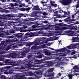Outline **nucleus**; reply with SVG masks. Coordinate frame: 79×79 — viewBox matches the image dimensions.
<instances>
[{
    "mask_svg": "<svg viewBox=\"0 0 79 79\" xmlns=\"http://www.w3.org/2000/svg\"><path fill=\"white\" fill-rule=\"evenodd\" d=\"M18 37L16 38H15L14 39L12 40H11L10 41L11 42H16V41H21L20 42L22 43V41H27V40L26 39H27V36H25L24 37H23L22 38V35H21L20 34H19L18 35Z\"/></svg>",
    "mask_w": 79,
    "mask_h": 79,
    "instance_id": "f257e3e1",
    "label": "nucleus"
},
{
    "mask_svg": "<svg viewBox=\"0 0 79 79\" xmlns=\"http://www.w3.org/2000/svg\"><path fill=\"white\" fill-rule=\"evenodd\" d=\"M33 73L31 72H25L23 74L21 75V76L19 74L15 75V76H13V77H21V79H27L26 77H25V76H32L33 75Z\"/></svg>",
    "mask_w": 79,
    "mask_h": 79,
    "instance_id": "f03ea898",
    "label": "nucleus"
},
{
    "mask_svg": "<svg viewBox=\"0 0 79 79\" xmlns=\"http://www.w3.org/2000/svg\"><path fill=\"white\" fill-rule=\"evenodd\" d=\"M56 29L57 30L55 31L54 34L56 35H58L60 34V33L63 32L64 30L67 29V28L64 27H57Z\"/></svg>",
    "mask_w": 79,
    "mask_h": 79,
    "instance_id": "7ed1b4c3",
    "label": "nucleus"
},
{
    "mask_svg": "<svg viewBox=\"0 0 79 79\" xmlns=\"http://www.w3.org/2000/svg\"><path fill=\"white\" fill-rule=\"evenodd\" d=\"M28 63V64H27ZM32 61H29V63L28 62H25V65L24 66L25 67L23 66L22 68L23 69H25V71H28L29 69H31V67H33L34 65L33 64H32Z\"/></svg>",
    "mask_w": 79,
    "mask_h": 79,
    "instance_id": "20e7f679",
    "label": "nucleus"
},
{
    "mask_svg": "<svg viewBox=\"0 0 79 79\" xmlns=\"http://www.w3.org/2000/svg\"><path fill=\"white\" fill-rule=\"evenodd\" d=\"M67 52L59 53V54H60V55H61V56H66L67 54L68 53H69V52H70V50H67L66 49V48H64L61 49H58L56 50V52Z\"/></svg>",
    "mask_w": 79,
    "mask_h": 79,
    "instance_id": "39448f33",
    "label": "nucleus"
},
{
    "mask_svg": "<svg viewBox=\"0 0 79 79\" xmlns=\"http://www.w3.org/2000/svg\"><path fill=\"white\" fill-rule=\"evenodd\" d=\"M43 40V38H37L35 41L30 43V45H38L40 44H44V42H41L40 41H42Z\"/></svg>",
    "mask_w": 79,
    "mask_h": 79,
    "instance_id": "423d86ee",
    "label": "nucleus"
},
{
    "mask_svg": "<svg viewBox=\"0 0 79 79\" xmlns=\"http://www.w3.org/2000/svg\"><path fill=\"white\" fill-rule=\"evenodd\" d=\"M50 64L49 66H55V67H57L60 66V64H61L62 63L58 62V61H52L50 62Z\"/></svg>",
    "mask_w": 79,
    "mask_h": 79,
    "instance_id": "0eeeda50",
    "label": "nucleus"
},
{
    "mask_svg": "<svg viewBox=\"0 0 79 79\" xmlns=\"http://www.w3.org/2000/svg\"><path fill=\"white\" fill-rule=\"evenodd\" d=\"M12 33H15V31H13L11 29H10L9 31L7 30V32H4L3 33H0V37H2V35H8L12 34Z\"/></svg>",
    "mask_w": 79,
    "mask_h": 79,
    "instance_id": "6e6552de",
    "label": "nucleus"
},
{
    "mask_svg": "<svg viewBox=\"0 0 79 79\" xmlns=\"http://www.w3.org/2000/svg\"><path fill=\"white\" fill-rule=\"evenodd\" d=\"M46 3V2H45L44 1H42L41 2V3H42L43 5V6H47L48 8H44L43 9H42V10H50V8H51L52 6H51L50 5L48 4H45Z\"/></svg>",
    "mask_w": 79,
    "mask_h": 79,
    "instance_id": "1a4fd4ad",
    "label": "nucleus"
},
{
    "mask_svg": "<svg viewBox=\"0 0 79 79\" xmlns=\"http://www.w3.org/2000/svg\"><path fill=\"white\" fill-rule=\"evenodd\" d=\"M77 45H79V43L72 44L71 45V46L69 47V49H73V48H76Z\"/></svg>",
    "mask_w": 79,
    "mask_h": 79,
    "instance_id": "9d476101",
    "label": "nucleus"
},
{
    "mask_svg": "<svg viewBox=\"0 0 79 79\" xmlns=\"http://www.w3.org/2000/svg\"><path fill=\"white\" fill-rule=\"evenodd\" d=\"M29 47H30V46H29L28 48H27V50L22 53V55L23 57H25L26 56V53H28L29 51H30V48Z\"/></svg>",
    "mask_w": 79,
    "mask_h": 79,
    "instance_id": "9b49d317",
    "label": "nucleus"
},
{
    "mask_svg": "<svg viewBox=\"0 0 79 79\" xmlns=\"http://www.w3.org/2000/svg\"><path fill=\"white\" fill-rule=\"evenodd\" d=\"M15 69V68L13 67H11V68L7 69L6 70V69L4 68L1 69V71L3 72V71H6L7 70H9V71H14Z\"/></svg>",
    "mask_w": 79,
    "mask_h": 79,
    "instance_id": "f8f14e48",
    "label": "nucleus"
},
{
    "mask_svg": "<svg viewBox=\"0 0 79 79\" xmlns=\"http://www.w3.org/2000/svg\"><path fill=\"white\" fill-rule=\"evenodd\" d=\"M72 0H62V3L64 5H68V3L67 1H72Z\"/></svg>",
    "mask_w": 79,
    "mask_h": 79,
    "instance_id": "ddd939ff",
    "label": "nucleus"
},
{
    "mask_svg": "<svg viewBox=\"0 0 79 79\" xmlns=\"http://www.w3.org/2000/svg\"><path fill=\"white\" fill-rule=\"evenodd\" d=\"M54 13H55L54 16H57L58 14L59 13H63V10H57V11H55V10H54Z\"/></svg>",
    "mask_w": 79,
    "mask_h": 79,
    "instance_id": "4468645a",
    "label": "nucleus"
},
{
    "mask_svg": "<svg viewBox=\"0 0 79 79\" xmlns=\"http://www.w3.org/2000/svg\"><path fill=\"white\" fill-rule=\"evenodd\" d=\"M37 75L36 76L37 79H39L41 77V75H42V72H36Z\"/></svg>",
    "mask_w": 79,
    "mask_h": 79,
    "instance_id": "2eb2a0df",
    "label": "nucleus"
},
{
    "mask_svg": "<svg viewBox=\"0 0 79 79\" xmlns=\"http://www.w3.org/2000/svg\"><path fill=\"white\" fill-rule=\"evenodd\" d=\"M77 75H79L78 73H74L73 74H69L68 75V76L69 79H71L73 78V76H77Z\"/></svg>",
    "mask_w": 79,
    "mask_h": 79,
    "instance_id": "dca6fc26",
    "label": "nucleus"
},
{
    "mask_svg": "<svg viewBox=\"0 0 79 79\" xmlns=\"http://www.w3.org/2000/svg\"><path fill=\"white\" fill-rule=\"evenodd\" d=\"M44 75V76L45 77H52L54 76V73H51L49 74L48 75H47V74L45 73Z\"/></svg>",
    "mask_w": 79,
    "mask_h": 79,
    "instance_id": "f3484780",
    "label": "nucleus"
},
{
    "mask_svg": "<svg viewBox=\"0 0 79 79\" xmlns=\"http://www.w3.org/2000/svg\"><path fill=\"white\" fill-rule=\"evenodd\" d=\"M26 43L25 42H22L21 43H19L18 44H16V45L14 46V47H22L23 45H24Z\"/></svg>",
    "mask_w": 79,
    "mask_h": 79,
    "instance_id": "a211bd4d",
    "label": "nucleus"
},
{
    "mask_svg": "<svg viewBox=\"0 0 79 79\" xmlns=\"http://www.w3.org/2000/svg\"><path fill=\"white\" fill-rule=\"evenodd\" d=\"M77 39H78V36L73 37L72 39V40H73L72 42H76L77 41Z\"/></svg>",
    "mask_w": 79,
    "mask_h": 79,
    "instance_id": "6ab92c4d",
    "label": "nucleus"
},
{
    "mask_svg": "<svg viewBox=\"0 0 79 79\" xmlns=\"http://www.w3.org/2000/svg\"><path fill=\"white\" fill-rule=\"evenodd\" d=\"M69 32H72V34H79V31H76L75 30L74 31H70Z\"/></svg>",
    "mask_w": 79,
    "mask_h": 79,
    "instance_id": "aec40b11",
    "label": "nucleus"
},
{
    "mask_svg": "<svg viewBox=\"0 0 79 79\" xmlns=\"http://www.w3.org/2000/svg\"><path fill=\"white\" fill-rule=\"evenodd\" d=\"M39 10V6H35L32 9L33 10Z\"/></svg>",
    "mask_w": 79,
    "mask_h": 79,
    "instance_id": "412c9836",
    "label": "nucleus"
},
{
    "mask_svg": "<svg viewBox=\"0 0 79 79\" xmlns=\"http://www.w3.org/2000/svg\"><path fill=\"white\" fill-rule=\"evenodd\" d=\"M6 62L8 63H13V60H10V59H6Z\"/></svg>",
    "mask_w": 79,
    "mask_h": 79,
    "instance_id": "4be33fe9",
    "label": "nucleus"
},
{
    "mask_svg": "<svg viewBox=\"0 0 79 79\" xmlns=\"http://www.w3.org/2000/svg\"><path fill=\"white\" fill-rule=\"evenodd\" d=\"M6 62L8 63H13V60H10V59H6Z\"/></svg>",
    "mask_w": 79,
    "mask_h": 79,
    "instance_id": "5701e85b",
    "label": "nucleus"
},
{
    "mask_svg": "<svg viewBox=\"0 0 79 79\" xmlns=\"http://www.w3.org/2000/svg\"><path fill=\"white\" fill-rule=\"evenodd\" d=\"M54 58L55 59V61H61V59L57 56H55Z\"/></svg>",
    "mask_w": 79,
    "mask_h": 79,
    "instance_id": "b1692460",
    "label": "nucleus"
},
{
    "mask_svg": "<svg viewBox=\"0 0 79 79\" xmlns=\"http://www.w3.org/2000/svg\"><path fill=\"white\" fill-rule=\"evenodd\" d=\"M4 48H5V47H1L0 48V51H2V50H3L4 49ZM2 53H3V51L2 52H0V54H2Z\"/></svg>",
    "mask_w": 79,
    "mask_h": 79,
    "instance_id": "393cba45",
    "label": "nucleus"
},
{
    "mask_svg": "<svg viewBox=\"0 0 79 79\" xmlns=\"http://www.w3.org/2000/svg\"><path fill=\"white\" fill-rule=\"evenodd\" d=\"M34 46H32V47L31 48V50H35V49H37V47L35 46V45H37L35 44H34Z\"/></svg>",
    "mask_w": 79,
    "mask_h": 79,
    "instance_id": "a878e982",
    "label": "nucleus"
},
{
    "mask_svg": "<svg viewBox=\"0 0 79 79\" xmlns=\"http://www.w3.org/2000/svg\"><path fill=\"white\" fill-rule=\"evenodd\" d=\"M25 2L27 3L28 4H30V5H32V6H33V5H32L31 2H30V0H26Z\"/></svg>",
    "mask_w": 79,
    "mask_h": 79,
    "instance_id": "bb28decb",
    "label": "nucleus"
},
{
    "mask_svg": "<svg viewBox=\"0 0 79 79\" xmlns=\"http://www.w3.org/2000/svg\"><path fill=\"white\" fill-rule=\"evenodd\" d=\"M25 35H26L27 36H28L29 37H33L34 36V35H33V34H31V35H29V33H26L25 34Z\"/></svg>",
    "mask_w": 79,
    "mask_h": 79,
    "instance_id": "cd10ccee",
    "label": "nucleus"
},
{
    "mask_svg": "<svg viewBox=\"0 0 79 79\" xmlns=\"http://www.w3.org/2000/svg\"><path fill=\"white\" fill-rule=\"evenodd\" d=\"M19 6L20 7H23V6H24V7H26V5L24 4H21L20 2L19 3Z\"/></svg>",
    "mask_w": 79,
    "mask_h": 79,
    "instance_id": "c85d7f7f",
    "label": "nucleus"
},
{
    "mask_svg": "<svg viewBox=\"0 0 79 79\" xmlns=\"http://www.w3.org/2000/svg\"><path fill=\"white\" fill-rule=\"evenodd\" d=\"M13 72H11V71H5L4 72V74H12Z\"/></svg>",
    "mask_w": 79,
    "mask_h": 79,
    "instance_id": "c756f323",
    "label": "nucleus"
},
{
    "mask_svg": "<svg viewBox=\"0 0 79 79\" xmlns=\"http://www.w3.org/2000/svg\"><path fill=\"white\" fill-rule=\"evenodd\" d=\"M53 69L50 68L48 71V73H50V72H53Z\"/></svg>",
    "mask_w": 79,
    "mask_h": 79,
    "instance_id": "7c9ffc66",
    "label": "nucleus"
},
{
    "mask_svg": "<svg viewBox=\"0 0 79 79\" xmlns=\"http://www.w3.org/2000/svg\"><path fill=\"white\" fill-rule=\"evenodd\" d=\"M44 56V57H45V56H42V55H39L38 56H36V57L37 58H42V57Z\"/></svg>",
    "mask_w": 79,
    "mask_h": 79,
    "instance_id": "2f4dec72",
    "label": "nucleus"
},
{
    "mask_svg": "<svg viewBox=\"0 0 79 79\" xmlns=\"http://www.w3.org/2000/svg\"><path fill=\"white\" fill-rule=\"evenodd\" d=\"M14 2H16L17 3H19H19H21V1L19 0H12Z\"/></svg>",
    "mask_w": 79,
    "mask_h": 79,
    "instance_id": "473e14b6",
    "label": "nucleus"
},
{
    "mask_svg": "<svg viewBox=\"0 0 79 79\" xmlns=\"http://www.w3.org/2000/svg\"><path fill=\"white\" fill-rule=\"evenodd\" d=\"M35 62H38L35 63L36 64H40V62H39L40 61V60H35Z\"/></svg>",
    "mask_w": 79,
    "mask_h": 79,
    "instance_id": "72a5a7b5",
    "label": "nucleus"
},
{
    "mask_svg": "<svg viewBox=\"0 0 79 79\" xmlns=\"http://www.w3.org/2000/svg\"><path fill=\"white\" fill-rule=\"evenodd\" d=\"M71 52H73L71 53V55H74V54H75V53H76V52H75V51H74V50H73V49L71 50Z\"/></svg>",
    "mask_w": 79,
    "mask_h": 79,
    "instance_id": "f704fd0d",
    "label": "nucleus"
},
{
    "mask_svg": "<svg viewBox=\"0 0 79 79\" xmlns=\"http://www.w3.org/2000/svg\"><path fill=\"white\" fill-rule=\"evenodd\" d=\"M77 56H78V54L74 55L73 56V58L74 59H77Z\"/></svg>",
    "mask_w": 79,
    "mask_h": 79,
    "instance_id": "c9c22d12",
    "label": "nucleus"
},
{
    "mask_svg": "<svg viewBox=\"0 0 79 79\" xmlns=\"http://www.w3.org/2000/svg\"><path fill=\"white\" fill-rule=\"evenodd\" d=\"M51 54L50 53L48 52H47L45 53V55H47V56H50Z\"/></svg>",
    "mask_w": 79,
    "mask_h": 79,
    "instance_id": "e433bc0d",
    "label": "nucleus"
},
{
    "mask_svg": "<svg viewBox=\"0 0 79 79\" xmlns=\"http://www.w3.org/2000/svg\"><path fill=\"white\" fill-rule=\"evenodd\" d=\"M19 5V2H17V3H15V4L14 6H18Z\"/></svg>",
    "mask_w": 79,
    "mask_h": 79,
    "instance_id": "4c0bfd02",
    "label": "nucleus"
},
{
    "mask_svg": "<svg viewBox=\"0 0 79 79\" xmlns=\"http://www.w3.org/2000/svg\"><path fill=\"white\" fill-rule=\"evenodd\" d=\"M72 29L74 30H77V26H74L72 28Z\"/></svg>",
    "mask_w": 79,
    "mask_h": 79,
    "instance_id": "58836bf2",
    "label": "nucleus"
},
{
    "mask_svg": "<svg viewBox=\"0 0 79 79\" xmlns=\"http://www.w3.org/2000/svg\"><path fill=\"white\" fill-rule=\"evenodd\" d=\"M20 15H21V16H24V17H26V15H25L24 14H20Z\"/></svg>",
    "mask_w": 79,
    "mask_h": 79,
    "instance_id": "ea45409f",
    "label": "nucleus"
},
{
    "mask_svg": "<svg viewBox=\"0 0 79 79\" xmlns=\"http://www.w3.org/2000/svg\"><path fill=\"white\" fill-rule=\"evenodd\" d=\"M5 43H6L5 41H2V42H1V45H4V44H5Z\"/></svg>",
    "mask_w": 79,
    "mask_h": 79,
    "instance_id": "a19ab883",
    "label": "nucleus"
},
{
    "mask_svg": "<svg viewBox=\"0 0 79 79\" xmlns=\"http://www.w3.org/2000/svg\"><path fill=\"white\" fill-rule=\"evenodd\" d=\"M7 1H10V0H7ZM1 2H6V0H1Z\"/></svg>",
    "mask_w": 79,
    "mask_h": 79,
    "instance_id": "79ce46f5",
    "label": "nucleus"
},
{
    "mask_svg": "<svg viewBox=\"0 0 79 79\" xmlns=\"http://www.w3.org/2000/svg\"><path fill=\"white\" fill-rule=\"evenodd\" d=\"M53 55H54L55 56H58V55H59V54H58V53L53 54Z\"/></svg>",
    "mask_w": 79,
    "mask_h": 79,
    "instance_id": "37998d69",
    "label": "nucleus"
},
{
    "mask_svg": "<svg viewBox=\"0 0 79 79\" xmlns=\"http://www.w3.org/2000/svg\"><path fill=\"white\" fill-rule=\"evenodd\" d=\"M56 21H58V20L56 19H55L54 20V23H55Z\"/></svg>",
    "mask_w": 79,
    "mask_h": 79,
    "instance_id": "c03bdc74",
    "label": "nucleus"
},
{
    "mask_svg": "<svg viewBox=\"0 0 79 79\" xmlns=\"http://www.w3.org/2000/svg\"><path fill=\"white\" fill-rule=\"evenodd\" d=\"M10 6H11V7H14V4L12 3H11L10 4Z\"/></svg>",
    "mask_w": 79,
    "mask_h": 79,
    "instance_id": "a18cd8bd",
    "label": "nucleus"
},
{
    "mask_svg": "<svg viewBox=\"0 0 79 79\" xmlns=\"http://www.w3.org/2000/svg\"><path fill=\"white\" fill-rule=\"evenodd\" d=\"M50 3L51 5H53V2H52V1H50Z\"/></svg>",
    "mask_w": 79,
    "mask_h": 79,
    "instance_id": "49530a36",
    "label": "nucleus"
},
{
    "mask_svg": "<svg viewBox=\"0 0 79 79\" xmlns=\"http://www.w3.org/2000/svg\"><path fill=\"white\" fill-rule=\"evenodd\" d=\"M4 60V58H0V61H3Z\"/></svg>",
    "mask_w": 79,
    "mask_h": 79,
    "instance_id": "de8ad7c7",
    "label": "nucleus"
},
{
    "mask_svg": "<svg viewBox=\"0 0 79 79\" xmlns=\"http://www.w3.org/2000/svg\"><path fill=\"white\" fill-rule=\"evenodd\" d=\"M46 65L44 64V65H41V67H46V66H47L45 65Z\"/></svg>",
    "mask_w": 79,
    "mask_h": 79,
    "instance_id": "09e8293b",
    "label": "nucleus"
},
{
    "mask_svg": "<svg viewBox=\"0 0 79 79\" xmlns=\"http://www.w3.org/2000/svg\"><path fill=\"white\" fill-rule=\"evenodd\" d=\"M58 37H56L54 38V40H58Z\"/></svg>",
    "mask_w": 79,
    "mask_h": 79,
    "instance_id": "8fccbe9b",
    "label": "nucleus"
},
{
    "mask_svg": "<svg viewBox=\"0 0 79 79\" xmlns=\"http://www.w3.org/2000/svg\"><path fill=\"white\" fill-rule=\"evenodd\" d=\"M75 6L77 8H79V4L76 5Z\"/></svg>",
    "mask_w": 79,
    "mask_h": 79,
    "instance_id": "3c124183",
    "label": "nucleus"
},
{
    "mask_svg": "<svg viewBox=\"0 0 79 79\" xmlns=\"http://www.w3.org/2000/svg\"><path fill=\"white\" fill-rule=\"evenodd\" d=\"M1 57H3V58H5L6 57V56L5 55H2L1 56Z\"/></svg>",
    "mask_w": 79,
    "mask_h": 79,
    "instance_id": "603ef678",
    "label": "nucleus"
},
{
    "mask_svg": "<svg viewBox=\"0 0 79 79\" xmlns=\"http://www.w3.org/2000/svg\"><path fill=\"white\" fill-rule=\"evenodd\" d=\"M10 49V47L9 46L7 48V50H9Z\"/></svg>",
    "mask_w": 79,
    "mask_h": 79,
    "instance_id": "864d4df0",
    "label": "nucleus"
},
{
    "mask_svg": "<svg viewBox=\"0 0 79 79\" xmlns=\"http://www.w3.org/2000/svg\"><path fill=\"white\" fill-rule=\"evenodd\" d=\"M54 5H52V6H54V7H56V6H57V5H56V4H53Z\"/></svg>",
    "mask_w": 79,
    "mask_h": 79,
    "instance_id": "5fc2aeb1",
    "label": "nucleus"
},
{
    "mask_svg": "<svg viewBox=\"0 0 79 79\" xmlns=\"http://www.w3.org/2000/svg\"><path fill=\"white\" fill-rule=\"evenodd\" d=\"M51 44H52V43H49L47 44L48 45V46H50Z\"/></svg>",
    "mask_w": 79,
    "mask_h": 79,
    "instance_id": "6e6d98bb",
    "label": "nucleus"
},
{
    "mask_svg": "<svg viewBox=\"0 0 79 79\" xmlns=\"http://www.w3.org/2000/svg\"><path fill=\"white\" fill-rule=\"evenodd\" d=\"M39 33H40V34H41V33H42L43 32V31H39Z\"/></svg>",
    "mask_w": 79,
    "mask_h": 79,
    "instance_id": "4d7b16f0",
    "label": "nucleus"
},
{
    "mask_svg": "<svg viewBox=\"0 0 79 79\" xmlns=\"http://www.w3.org/2000/svg\"><path fill=\"white\" fill-rule=\"evenodd\" d=\"M61 74H61L60 73H59L58 74L59 76H61Z\"/></svg>",
    "mask_w": 79,
    "mask_h": 79,
    "instance_id": "13d9d810",
    "label": "nucleus"
},
{
    "mask_svg": "<svg viewBox=\"0 0 79 79\" xmlns=\"http://www.w3.org/2000/svg\"><path fill=\"white\" fill-rule=\"evenodd\" d=\"M70 12H69V11L67 12V15H69V14Z\"/></svg>",
    "mask_w": 79,
    "mask_h": 79,
    "instance_id": "bf43d9fd",
    "label": "nucleus"
},
{
    "mask_svg": "<svg viewBox=\"0 0 79 79\" xmlns=\"http://www.w3.org/2000/svg\"><path fill=\"white\" fill-rule=\"evenodd\" d=\"M74 15H72V18H74Z\"/></svg>",
    "mask_w": 79,
    "mask_h": 79,
    "instance_id": "052dcab7",
    "label": "nucleus"
},
{
    "mask_svg": "<svg viewBox=\"0 0 79 79\" xmlns=\"http://www.w3.org/2000/svg\"><path fill=\"white\" fill-rule=\"evenodd\" d=\"M48 11L50 13H52V11L51 10H49Z\"/></svg>",
    "mask_w": 79,
    "mask_h": 79,
    "instance_id": "680f3d73",
    "label": "nucleus"
},
{
    "mask_svg": "<svg viewBox=\"0 0 79 79\" xmlns=\"http://www.w3.org/2000/svg\"><path fill=\"white\" fill-rule=\"evenodd\" d=\"M14 55V56H15V55H17V54H16V52H15Z\"/></svg>",
    "mask_w": 79,
    "mask_h": 79,
    "instance_id": "e2e57ef3",
    "label": "nucleus"
},
{
    "mask_svg": "<svg viewBox=\"0 0 79 79\" xmlns=\"http://www.w3.org/2000/svg\"><path fill=\"white\" fill-rule=\"evenodd\" d=\"M61 41H59V44H61Z\"/></svg>",
    "mask_w": 79,
    "mask_h": 79,
    "instance_id": "0e129e2a",
    "label": "nucleus"
},
{
    "mask_svg": "<svg viewBox=\"0 0 79 79\" xmlns=\"http://www.w3.org/2000/svg\"><path fill=\"white\" fill-rule=\"evenodd\" d=\"M0 77H5V76H3V75H1L0 76Z\"/></svg>",
    "mask_w": 79,
    "mask_h": 79,
    "instance_id": "69168bd1",
    "label": "nucleus"
},
{
    "mask_svg": "<svg viewBox=\"0 0 79 79\" xmlns=\"http://www.w3.org/2000/svg\"><path fill=\"white\" fill-rule=\"evenodd\" d=\"M41 60V61H45V59H42Z\"/></svg>",
    "mask_w": 79,
    "mask_h": 79,
    "instance_id": "338daca9",
    "label": "nucleus"
},
{
    "mask_svg": "<svg viewBox=\"0 0 79 79\" xmlns=\"http://www.w3.org/2000/svg\"><path fill=\"white\" fill-rule=\"evenodd\" d=\"M77 3H78H78H79V0H78Z\"/></svg>",
    "mask_w": 79,
    "mask_h": 79,
    "instance_id": "774afa93",
    "label": "nucleus"
}]
</instances>
